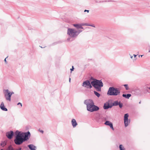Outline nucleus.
Returning <instances> with one entry per match:
<instances>
[{
	"instance_id": "7c9ffc66",
	"label": "nucleus",
	"mask_w": 150,
	"mask_h": 150,
	"mask_svg": "<svg viewBox=\"0 0 150 150\" xmlns=\"http://www.w3.org/2000/svg\"><path fill=\"white\" fill-rule=\"evenodd\" d=\"M140 55H139V57H140Z\"/></svg>"
},
{
	"instance_id": "c756f323",
	"label": "nucleus",
	"mask_w": 150,
	"mask_h": 150,
	"mask_svg": "<svg viewBox=\"0 0 150 150\" xmlns=\"http://www.w3.org/2000/svg\"><path fill=\"white\" fill-rule=\"evenodd\" d=\"M70 80H71V79H70H70H69V81H70Z\"/></svg>"
},
{
	"instance_id": "dca6fc26",
	"label": "nucleus",
	"mask_w": 150,
	"mask_h": 150,
	"mask_svg": "<svg viewBox=\"0 0 150 150\" xmlns=\"http://www.w3.org/2000/svg\"><path fill=\"white\" fill-rule=\"evenodd\" d=\"M131 96V95L130 94H127V95L124 94H123L122 95V96L123 97H124L127 98H129Z\"/></svg>"
},
{
	"instance_id": "412c9836",
	"label": "nucleus",
	"mask_w": 150,
	"mask_h": 150,
	"mask_svg": "<svg viewBox=\"0 0 150 150\" xmlns=\"http://www.w3.org/2000/svg\"><path fill=\"white\" fill-rule=\"evenodd\" d=\"M133 56H134V57L133 58V56H131V58L133 59V60H135L136 59V57L137 56V55L135 54H134Z\"/></svg>"
},
{
	"instance_id": "2eb2a0df",
	"label": "nucleus",
	"mask_w": 150,
	"mask_h": 150,
	"mask_svg": "<svg viewBox=\"0 0 150 150\" xmlns=\"http://www.w3.org/2000/svg\"><path fill=\"white\" fill-rule=\"evenodd\" d=\"M28 147L31 150H36V147L32 144H30L28 145Z\"/></svg>"
},
{
	"instance_id": "b1692460",
	"label": "nucleus",
	"mask_w": 150,
	"mask_h": 150,
	"mask_svg": "<svg viewBox=\"0 0 150 150\" xmlns=\"http://www.w3.org/2000/svg\"><path fill=\"white\" fill-rule=\"evenodd\" d=\"M18 105H20L21 107H22V104L20 103H18V104H17Z\"/></svg>"
},
{
	"instance_id": "ddd939ff",
	"label": "nucleus",
	"mask_w": 150,
	"mask_h": 150,
	"mask_svg": "<svg viewBox=\"0 0 150 150\" xmlns=\"http://www.w3.org/2000/svg\"><path fill=\"white\" fill-rule=\"evenodd\" d=\"M0 108L1 109L5 111H7V109L6 108H5L4 104L3 102H2L1 104Z\"/></svg>"
},
{
	"instance_id": "9b49d317",
	"label": "nucleus",
	"mask_w": 150,
	"mask_h": 150,
	"mask_svg": "<svg viewBox=\"0 0 150 150\" xmlns=\"http://www.w3.org/2000/svg\"><path fill=\"white\" fill-rule=\"evenodd\" d=\"M105 124L106 125L109 126L110 128L112 129L113 130H114V129L113 127L112 124L111 122L109 121H106L105 123Z\"/></svg>"
},
{
	"instance_id": "0eeeda50",
	"label": "nucleus",
	"mask_w": 150,
	"mask_h": 150,
	"mask_svg": "<svg viewBox=\"0 0 150 150\" xmlns=\"http://www.w3.org/2000/svg\"><path fill=\"white\" fill-rule=\"evenodd\" d=\"M128 117L129 115L127 113L125 114L124 115V121L125 127L127 126L130 123V120L128 119Z\"/></svg>"
},
{
	"instance_id": "393cba45",
	"label": "nucleus",
	"mask_w": 150,
	"mask_h": 150,
	"mask_svg": "<svg viewBox=\"0 0 150 150\" xmlns=\"http://www.w3.org/2000/svg\"><path fill=\"white\" fill-rule=\"evenodd\" d=\"M84 12H89V11L88 10H85L84 11Z\"/></svg>"
},
{
	"instance_id": "a211bd4d",
	"label": "nucleus",
	"mask_w": 150,
	"mask_h": 150,
	"mask_svg": "<svg viewBox=\"0 0 150 150\" xmlns=\"http://www.w3.org/2000/svg\"><path fill=\"white\" fill-rule=\"evenodd\" d=\"M94 93L95 94L96 96L98 97H100V95L98 92L96 91H94Z\"/></svg>"
},
{
	"instance_id": "aec40b11",
	"label": "nucleus",
	"mask_w": 150,
	"mask_h": 150,
	"mask_svg": "<svg viewBox=\"0 0 150 150\" xmlns=\"http://www.w3.org/2000/svg\"><path fill=\"white\" fill-rule=\"evenodd\" d=\"M124 86H125V87L126 90H128L129 89V88L128 86V85L125 84V85H124Z\"/></svg>"
},
{
	"instance_id": "9d476101",
	"label": "nucleus",
	"mask_w": 150,
	"mask_h": 150,
	"mask_svg": "<svg viewBox=\"0 0 150 150\" xmlns=\"http://www.w3.org/2000/svg\"><path fill=\"white\" fill-rule=\"evenodd\" d=\"M86 25L84 24H74L73 25V26L75 27H76L77 28H81L83 29V28L82 27L83 25Z\"/></svg>"
},
{
	"instance_id": "1a4fd4ad",
	"label": "nucleus",
	"mask_w": 150,
	"mask_h": 150,
	"mask_svg": "<svg viewBox=\"0 0 150 150\" xmlns=\"http://www.w3.org/2000/svg\"><path fill=\"white\" fill-rule=\"evenodd\" d=\"M13 134V131L8 132L6 133V136L9 139H11L12 138V136Z\"/></svg>"
},
{
	"instance_id": "c85d7f7f",
	"label": "nucleus",
	"mask_w": 150,
	"mask_h": 150,
	"mask_svg": "<svg viewBox=\"0 0 150 150\" xmlns=\"http://www.w3.org/2000/svg\"><path fill=\"white\" fill-rule=\"evenodd\" d=\"M142 56V55H141L140 56V57H141Z\"/></svg>"
},
{
	"instance_id": "4468645a",
	"label": "nucleus",
	"mask_w": 150,
	"mask_h": 150,
	"mask_svg": "<svg viewBox=\"0 0 150 150\" xmlns=\"http://www.w3.org/2000/svg\"><path fill=\"white\" fill-rule=\"evenodd\" d=\"M111 107V106L109 105V103H105L103 106V108L105 109H107Z\"/></svg>"
},
{
	"instance_id": "5701e85b",
	"label": "nucleus",
	"mask_w": 150,
	"mask_h": 150,
	"mask_svg": "<svg viewBox=\"0 0 150 150\" xmlns=\"http://www.w3.org/2000/svg\"><path fill=\"white\" fill-rule=\"evenodd\" d=\"M74 69V67L73 66H72V68L70 70L71 71H73Z\"/></svg>"
},
{
	"instance_id": "cd10ccee",
	"label": "nucleus",
	"mask_w": 150,
	"mask_h": 150,
	"mask_svg": "<svg viewBox=\"0 0 150 150\" xmlns=\"http://www.w3.org/2000/svg\"><path fill=\"white\" fill-rule=\"evenodd\" d=\"M1 146H2V145H3V144H2V143H1Z\"/></svg>"
},
{
	"instance_id": "4be33fe9",
	"label": "nucleus",
	"mask_w": 150,
	"mask_h": 150,
	"mask_svg": "<svg viewBox=\"0 0 150 150\" xmlns=\"http://www.w3.org/2000/svg\"><path fill=\"white\" fill-rule=\"evenodd\" d=\"M118 105L120 108H121L122 106V103H121L120 102H119V103Z\"/></svg>"
},
{
	"instance_id": "f257e3e1",
	"label": "nucleus",
	"mask_w": 150,
	"mask_h": 150,
	"mask_svg": "<svg viewBox=\"0 0 150 150\" xmlns=\"http://www.w3.org/2000/svg\"><path fill=\"white\" fill-rule=\"evenodd\" d=\"M15 134L16 136L14 140L15 143L17 145H20L28 139V136L30 135V133L29 132L22 133L17 131L15 132Z\"/></svg>"
},
{
	"instance_id": "6e6552de",
	"label": "nucleus",
	"mask_w": 150,
	"mask_h": 150,
	"mask_svg": "<svg viewBox=\"0 0 150 150\" xmlns=\"http://www.w3.org/2000/svg\"><path fill=\"white\" fill-rule=\"evenodd\" d=\"M83 86L84 87L87 88H91L92 87V86L89 81L87 80L84 82L83 83Z\"/></svg>"
},
{
	"instance_id": "7ed1b4c3",
	"label": "nucleus",
	"mask_w": 150,
	"mask_h": 150,
	"mask_svg": "<svg viewBox=\"0 0 150 150\" xmlns=\"http://www.w3.org/2000/svg\"><path fill=\"white\" fill-rule=\"evenodd\" d=\"M91 84L98 91H100L101 87L103 86L102 82L100 80H95L91 83Z\"/></svg>"
},
{
	"instance_id": "a878e982",
	"label": "nucleus",
	"mask_w": 150,
	"mask_h": 150,
	"mask_svg": "<svg viewBox=\"0 0 150 150\" xmlns=\"http://www.w3.org/2000/svg\"><path fill=\"white\" fill-rule=\"evenodd\" d=\"M6 58L5 59H4V61H5V62L6 63H7V61H6Z\"/></svg>"
},
{
	"instance_id": "f8f14e48",
	"label": "nucleus",
	"mask_w": 150,
	"mask_h": 150,
	"mask_svg": "<svg viewBox=\"0 0 150 150\" xmlns=\"http://www.w3.org/2000/svg\"><path fill=\"white\" fill-rule=\"evenodd\" d=\"M71 123L74 127H75L77 125L76 120L74 119H73L71 120Z\"/></svg>"
},
{
	"instance_id": "20e7f679",
	"label": "nucleus",
	"mask_w": 150,
	"mask_h": 150,
	"mask_svg": "<svg viewBox=\"0 0 150 150\" xmlns=\"http://www.w3.org/2000/svg\"><path fill=\"white\" fill-rule=\"evenodd\" d=\"M120 93V91L119 89L112 87L109 88L107 94L110 96H117Z\"/></svg>"
},
{
	"instance_id": "f3484780",
	"label": "nucleus",
	"mask_w": 150,
	"mask_h": 150,
	"mask_svg": "<svg viewBox=\"0 0 150 150\" xmlns=\"http://www.w3.org/2000/svg\"><path fill=\"white\" fill-rule=\"evenodd\" d=\"M119 148L120 150H125V149L122 145L121 144L120 145Z\"/></svg>"
},
{
	"instance_id": "6ab92c4d",
	"label": "nucleus",
	"mask_w": 150,
	"mask_h": 150,
	"mask_svg": "<svg viewBox=\"0 0 150 150\" xmlns=\"http://www.w3.org/2000/svg\"><path fill=\"white\" fill-rule=\"evenodd\" d=\"M119 103L117 101H115L113 103V104L114 105L116 106L118 105Z\"/></svg>"
},
{
	"instance_id": "423d86ee",
	"label": "nucleus",
	"mask_w": 150,
	"mask_h": 150,
	"mask_svg": "<svg viewBox=\"0 0 150 150\" xmlns=\"http://www.w3.org/2000/svg\"><path fill=\"white\" fill-rule=\"evenodd\" d=\"M5 91L7 93L5 95L6 99V100L10 101L11 100V97L12 95L14 93L13 92H9L8 89L6 90Z\"/></svg>"
},
{
	"instance_id": "39448f33",
	"label": "nucleus",
	"mask_w": 150,
	"mask_h": 150,
	"mask_svg": "<svg viewBox=\"0 0 150 150\" xmlns=\"http://www.w3.org/2000/svg\"><path fill=\"white\" fill-rule=\"evenodd\" d=\"M67 33L71 37H76L79 35V32L74 29L69 28Z\"/></svg>"
},
{
	"instance_id": "bb28decb",
	"label": "nucleus",
	"mask_w": 150,
	"mask_h": 150,
	"mask_svg": "<svg viewBox=\"0 0 150 150\" xmlns=\"http://www.w3.org/2000/svg\"><path fill=\"white\" fill-rule=\"evenodd\" d=\"M40 132H42V133H43V131L42 130H40Z\"/></svg>"
},
{
	"instance_id": "f03ea898",
	"label": "nucleus",
	"mask_w": 150,
	"mask_h": 150,
	"mask_svg": "<svg viewBox=\"0 0 150 150\" xmlns=\"http://www.w3.org/2000/svg\"><path fill=\"white\" fill-rule=\"evenodd\" d=\"M85 103L86 105L87 110L88 111L92 112L99 110V107L94 105V103L92 100H85Z\"/></svg>"
}]
</instances>
